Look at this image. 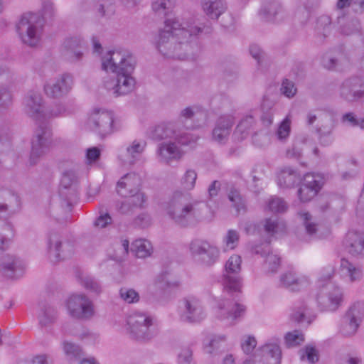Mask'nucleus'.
<instances>
[{
  "instance_id": "obj_1",
  "label": "nucleus",
  "mask_w": 364,
  "mask_h": 364,
  "mask_svg": "<svg viewBox=\"0 0 364 364\" xmlns=\"http://www.w3.org/2000/svg\"><path fill=\"white\" fill-rule=\"evenodd\" d=\"M202 28L190 21L181 22L179 19L167 18L164 28L159 31L156 47L164 55L169 58L186 59V53L190 48L189 42L201 33Z\"/></svg>"
},
{
  "instance_id": "obj_2",
  "label": "nucleus",
  "mask_w": 364,
  "mask_h": 364,
  "mask_svg": "<svg viewBox=\"0 0 364 364\" xmlns=\"http://www.w3.org/2000/svg\"><path fill=\"white\" fill-rule=\"evenodd\" d=\"M135 60L126 50L107 52L102 58L104 70L116 74L115 77L107 76L103 80V87L115 96L126 95L136 87V80L132 75Z\"/></svg>"
},
{
  "instance_id": "obj_3",
  "label": "nucleus",
  "mask_w": 364,
  "mask_h": 364,
  "mask_svg": "<svg viewBox=\"0 0 364 364\" xmlns=\"http://www.w3.org/2000/svg\"><path fill=\"white\" fill-rule=\"evenodd\" d=\"M176 128V124L174 123H161L151 131L153 139L166 140L159 144L156 149V157L161 163L168 164L180 160L185 154L182 146L189 145L196 140L189 133L181 132Z\"/></svg>"
},
{
  "instance_id": "obj_4",
  "label": "nucleus",
  "mask_w": 364,
  "mask_h": 364,
  "mask_svg": "<svg viewBox=\"0 0 364 364\" xmlns=\"http://www.w3.org/2000/svg\"><path fill=\"white\" fill-rule=\"evenodd\" d=\"M334 271L326 267L321 269L316 281L317 293L315 295L318 306L325 311H335L341 305L343 294L341 287L331 282Z\"/></svg>"
},
{
  "instance_id": "obj_5",
  "label": "nucleus",
  "mask_w": 364,
  "mask_h": 364,
  "mask_svg": "<svg viewBox=\"0 0 364 364\" xmlns=\"http://www.w3.org/2000/svg\"><path fill=\"white\" fill-rule=\"evenodd\" d=\"M43 26V18L38 14L26 13L17 24L16 30L23 43L34 47L41 43Z\"/></svg>"
},
{
  "instance_id": "obj_6",
  "label": "nucleus",
  "mask_w": 364,
  "mask_h": 364,
  "mask_svg": "<svg viewBox=\"0 0 364 364\" xmlns=\"http://www.w3.org/2000/svg\"><path fill=\"white\" fill-rule=\"evenodd\" d=\"M154 318L144 311H135L126 318V333L133 340L146 341L152 337L151 327L154 325Z\"/></svg>"
},
{
  "instance_id": "obj_7",
  "label": "nucleus",
  "mask_w": 364,
  "mask_h": 364,
  "mask_svg": "<svg viewBox=\"0 0 364 364\" xmlns=\"http://www.w3.org/2000/svg\"><path fill=\"white\" fill-rule=\"evenodd\" d=\"M87 124L101 136L110 135L119 129L118 121L113 112L105 109H93L89 114Z\"/></svg>"
},
{
  "instance_id": "obj_8",
  "label": "nucleus",
  "mask_w": 364,
  "mask_h": 364,
  "mask_svg": "<svg viewBox=\"0 0 364 364\" xmlns=\"http://www.w3.org/2000/svg\"><path fill=\"white\" fill-rule=\"evenodd\" d=\"M65 306L68 314L76 319L90 320L95 315L92 301L84 294H71L65 301Z\"/></svg>"
},
{
  "instance_id": "obj_9",
  "label": "nucleus",
  "mask_w": 364,
  "mask_h": 364,
  "mask_svg": "<svg viewBox=\"0 0 364 364\" xmlns=\"http://www.w3.org/2000/svg\"><path fill=\"white\" fill-rule=\"evenodd\" d=\"M281 360L279 340L273 338L259 346L253 355L246 359L242 364H280Z\"/></svg>"
},
{
  "instance_id": "obj_10",
  "label": "nucleus",
  "mask_w": 364,
  "mask_h": 364,
  "mask_svg": "<svg viewBox=\"0 0 364 364\" xmlns=\"http://www.w3.org/2000/svg\"><path fill=\"white\" fill-rule=\"evenodd\" d=\"M182 196L181 193H174L169 202L162 204L161 208L175 223L181 225H186L191 217L195 214V210L191 203H188L183 206L181 205Z\"/></svg>"
},
{
  "instance_id": "obj_11",
  "label": "nucleus",
  "mask_w": 364,
  "mask_h": 364,
  "mask_svg": "<svg viewBox=\"0 0 364 364\" xmlns=\"http://www.w3.org/2000/svg\"><path fill=\"white\" fill-rule=\"evenodd\" d=\"M180 319L189 323H199L207 317V311L202 301L196 296L185 297L179 306Z\"/></svg>"
},
{
  "instance_id": "obj_12",
  "label": "nucleus",
  "mask_w": 364,
  "mask_h": 364,
  "mask_svg": "<svg viewBox=\"0 0 364 364\" xmlns=\"http://www.w3.org/2000/svg\"><path fill=\"white\" fill-rule=\"evenodd\" d=\"M189 250L196 260L207 266L214 264L220 257L218 247L206 240L192 241L189 245Z\"/></svg>"
},
{
  "instance_id": "obj_13",
  "label": "nucleus",
  "mask_w": 364,
  "mask_h": 364,
  "mask_svg": "<svg viewBox=\"0 0 364 364\" xmlns=\"http://www.w3.org/2000/svg\"><path fill=\"white\" fill-rule=\"evenodd\" d=\"M241 257L237 255H232L225 263L223 284L228 291L237 292L241 290L242 279L237 275L241 270Z\"/></svg>"
},
{
  "instance_id": "obj_14",
  "label": "nucleus",
  "mask_w": 364,
  "mask_h": 364,
  "mask_svg": "<svg viewBox=\"0 0 364 364\" xmlns=\"http://www.w3.org/2000/svg\"><path fill=\"white\" fill-rule=\"evenodd\" d=\"M52 144V133L50 129L45 124H41L36 129L31 140V151L30 156L31 164L46 154Z\"/></svg>"
},
{
  "instance_id": "obj_15",
  "label": "nucleus",
  "mask_w": 364,
  "mask_h": 364,
  "mask_svg": "<svg viewBox=\"0 0 364 364\" xmlns=\"http://www.w3.org/2000/svg\"><path fill=\"white\" fill-rule=\"evenodd\" d=\"M215 301L216 304L214 306L215 317L228 324H234L245 311V308L242 304L232 303L227 299H218Z\"/></svg>"
},
{
  "instance_id": "obj_16",
  "label": "nucleus",
  "mask_w": 364,
  "mask_h": 364,
  "mask_svg": "<svg viewBox=\"0 0 364 364\" xmlns=\"http://www.w3.org/2000/svg\"><path fill=\"white\" fill-rule=\"evenodd\" d=\"M73 84V77L68 73H64L46 81L43 89L48 97L60 98L70 91Z\"/></svg>"
},
{
  "instance_id": "obj_17",
  "label": "nucleus",
  "mask_w": 364,
  "mask_h": 364,
  "mask_svg": "<svg viewBox=\"0 0 364 364\" xmlns=\"http://www.w3.org/2000/svg\"><path fill=\"white\" fill-rule=\"evenodd\" d=\"M323 178L318 173H306L303 178L301 186L298 191V196L301 202H307L316 196L322 185Z\"/></svg>"
},
{
  "instance_id": "obj_18",
  "label": "nucleus",
  "mask_w": 364,
  "mask_h": 364,
  "mask_svg": "<svg viewBox=\"0 0 364 364\" xmlns=\"http://www.w3.org/2000/svg\"><path fill=\"white\" fill-rule=\"evenodd\" d=\"M146 146L143 139H134L125 147L120 149L118 159L124 164H134L139 160Z\"/></svg>"
},
{
  "instance_id": "obj_19",
  "label": "nucleus",
  "mask_w": 364,
  "mask_h": 364,
  "mask_svg": "<svg viewBox=\"0 0 364 364\" xmlns=\"http://www.w3.org/2000/svg\"><path fill=\"white\" fill-rule=\"evenodd\" d=\"M363 312L360 304H355L348 310L343 319L341 333L344 336H353L359 326Z\"/></svg>"
},
{
  "instance_id": "obj_20",
  "label": "nucleus",
  "mask_w": 364,
  "mask_h": 364,
  "mask_svg": "<svg viewBox=\"0 0 364 364\" xmlns=\"http://www.w3.org/2000/svg\"><path fill=\"white\" fill-rule=\"evenodd\" d=\"M72 252V246L67 242L63 243L60 236L51 234L48 240V255L52 262L65 259Z\"/></svg>"
},
{
  "instance_id": "obj_21",
  "label": "nucleus",
  "mask_w": 364,
  "mask_h": 364,
  "mask_svg": "<svg viewBox=\"0 0 364 364\" xmlns=\"http://www.w3.org/2000/svg\"><path fill=\"white\" fill-rule=\"evenodd\" d=\"M280 285L290 291H299L310 284L308 276L299 274L295 271L289 269L280 277Z\"/></svg>"
},
{
  "instance_id": "obj_22",
  "label": "nucleus",
  "mask_w": 364,
  "mask_h": 364,
  "mask_svg": "<svg viewBox=\"0 0 364 364\" xmlns=\"http://www.w3.org/2000/svg\"><path fill=\"white\" fill-rule=\"evenodd\" d=\"M141 180L138 174L134 173H128L120 178L117 184V193L123 196L127 197L140 189Z\"/></svg>"
},
{
  "instance_id": "obj_23",
  "label": "nucleus",
  "mask_w": 364,
  "mask_h": 364,
  "mask_svg": "<svg viewBox=\"0 0 364 364\" xmlns=\"http://www.w3.org/2000/svg\"><path fill=\"white\" fill-rule=\"evenodd\" d=\"M341 93L348 100L362 97L364 93V80L353 77L344 81L341 88Z\"/></svg>"
},
{
  "instance_id": "obj_24",
  "label": "nucleus",
  "mask_w": 364,
  "mask_h": 364,
  "mask_svg": "<svg viewBox=\"0 0 364 364\" xmlns=\"http://www.w3.org/2000/svg\"><path fill=\"white\" fill-rule=\"evenodd\" d=\"M300 181V174L295 169L284 166L277 174V183L280 188H292Z\"/></svg>"
},
{
  "instance_id": "obj_25",
  "label": "nucleus",
  "mask_w": 364,
  "mask_h": 364,
  "mask_svg": "<svg viewBox=\"0 0 364 364\" xmlns=\"http://www.w3.org/2000/svg\"><path fill=\"white\" fill-rule=\"evenodd\" d=\"M25 268L24 264L19 259L10 255L2 257L0 263V269L5 275L10 278H16L21 276Z\"/></svg>"
},
{
  "instance_id": "obj_26",
  "label": "nucleus",
  "mask_w": 364,
  "mask_h": 364,
  "mask_svg": "<svg viewBox=\"0 0 364 364\" xmlns=\"http://www.w3.org/2000/svg\"><path fill=\"white\" fill-rule=\"evenodd\" d=\"M344 245L352 255H360L364 252V234L349 231L345 238Z\"/></svg>"
},
{
  "instance_id": "obj_27",
  "label": "nucleus",
  "mask_w": 364,
  "mask_h": 364,
  "mask_svg": "<svg viewBox=\"0 0 364 364\" xmlns=\"http://www.w3.org/2000/svg\"><path fill=\"white\" fill-rule=\"evenodd\" d=\"M257 254H261L262 256L265 257L264 268L266 271L274 272H276L280 266V257L277 254L270 252L269 245L265 243L262 247H257L255 249Z\"/></svg>"
},
{
  "instance_id": "obj_28",
  "label": "nucleus",
  "mask_w": 364,
  "mask_h": 364,
  "mask_svg": "<svg viewBox=\"0 0 364 364\" xmlns=\"http://www.w3.org/2000/svg\"><path fill=\"white\" fill-rule=\"evenodd\" d=\"M200 5L203 12L212 19L218 18L227 9L224 0H201Z\"/></svg>"
},
{
  "instance_id": "obj_29",
  "label": "nucleus",
  "mask_w": 364,
  "mask_h": 364,
  "mask_svg": "<svg viewBox=\"0 0 364 364\" xmlns=\"http://www.w3.org/2000/svg\"><path fill=\"white\" fill-rule=\"evenodd\" d=\"M232 124L233 119L231 116L220 117L213 132V137L214 140L219 143L225 142L230 134V130Z\"/></svg>"
},
{
  "instance_id": "obj_30",
  "label": "nucleus",
  "mask_w": 364,
  "mask_h": 364,
  "mask_svg": "<svg viewBox=\"0 0 364 364\" xmlns=\"http://www.w3.org/2000/svg\"><path fill=\"white\" fill-rule=\"evenodd\" d=\"M151 285L156 289L166 291L177 287L179 282L174 279L168 273L162 272L154 278Z\"/></svg>"
},
{
  "instance_id": "obj_31",
  "label": "nucleus",
  "mask_w": 364,
  "mask_h": 364,
  "mask_svg": "<svg viewBox=\"0 0 364 364\" xmlns=\"http://www.w3.org/2000/svg\"><path fill=\"white\" fill-rule=\"evenodd\" d=\"M283 9L280 3L277 1L265 2L262 5L259 15L266 21H275L277 16H281Z\"/></svg>"
},
{
  "instance_id": "obj_32",
  "label": "nucleus",
  "mask_w": 364,
  "mask_h": 364,
  "mask_svg": "<svg viewBox=\"0 0 364 364\" xmlns=\"http://www.w3.org/2000/svg\"><path fill=\"white\" fill-rule=\"evenodd\" d=\"M340 272L343 276L348 277L350 282L360 280L363 276L361 269L346 259L341 260Z\"/></svg>"
},
{
  "instance_id": "obj_33",
  "label": "nucleus",
  "mask_w": 364,
  "mask_h": 364,
  "mask_svg": "<svg viewBox=\"0 0 364 364\" xmlns=\"http://www.w3.org/2000/svg\"><path fill=\"white\" fill-rule=\"evenodd\" d=\"M42 98L37 92H30L24 100L26 112L31 116L38 117L42 110Z\"/></svg>"
},
{
  "instance_id": "obj_34",
  "label": "nucleus",
  "mask_w": 364,
  "mask_h": 364,
  "mask_svg": "<svg viewBox=\"0 0 364 364\" xmlns=\"http://www.w3.org/2000/svg\"><path fill=\"white\" fill-rule=\"evenodd\" d=\"M227 341L228 336L225 333L211 335L203 341V350L208 354H213L215 350L219 348Z\"/></svg>"
},
{
  "instance_id": "obj_35",
  "label": "nucleus",
  "mask_w": 364,
  "mask_h": 364,
  "mask_svg": "<svg viewBox=\"0 0 364 364\" xmlns=\"http://www.w3.org/2000/svg\"><path fill=\"white\" fill-rule=\"evenodd\" d=\"M131 250L137 257L145 258L152 254L153 247L149 240L140 238L132 243Z\"/></svg>"
},
{
  "instance_id": "obj_36",
  "label": "nucleus",
  "mask_w": 364,
  "mask_h": 364,
  "mask_svg": "<svg viewBox=\"0 0 364 364\" xmlns=\"http://www.w3.org/2000/svg\"><path fill=\"white\" fill-rule=\"evenodd\" d=\"M177 4V0H152L151 9L159 16H166L172 13Z\"/></svg>"
},
{
  "instance_id": "obj_37",
  "label": "nucleus",
  "mask_w": 364,
  "mask_h": 364,
  "mask_svg": "<svg viewBox=\"0 0 364 364\" xmlns=\"http://www.w3.org/2000/svg\"><path fill=\"white\" fill-rule=\"evenodd\" d=\"M255 124L253 117L251 115L245 117L237 125L234 136L238 140L245 139L251 132Z\"/></svg>"
},
{
  "instance_id": "obj_38",
  "label": "nucleus",
  "mask_w": 364,
  "mask_h": 364,
  "mask_svg": "<svg viewBox=\"0 0 364 364\" xmlns=\"http://www.w3.org/2000/svg\"><path fill=\"white\" fill-rule=\"evenodd\" d=\"M240 235L237 230H228L223 237V248L224 251L232 250L238 245Z\"/></svg>"
},
{
  "instance_id": "obj_39",
  "label": "nucleus",
  "mask_w": 364,
  "mask_h": 364,
  "mask_svg": "<svg viewBox=\"0 0 364 364\" xmlns=\"http://www.w3.org/2000/svg\"><path fill=\"white\" fill-rule=\"evenodd\" d=\"M79 174L75 169L70 168L65 171L60 180V186L64 188H69L77 184Z\"/></svg>"
},
{
  "instance_id": "obj_40",
  "label": "nucleus",
  "mask_w": 364,
  "mask_h": 364,
  "mask_svg": "<svg viewBox=\"0 0 364 364\" xmlns=\"http://www.w3.org/2000/svg\"><path fill=\"white\" fill-rule=\"evenodd\" d=\"M197 107H186L181 110L179 118L176 122H170L169 123H174L176 124V130H179L181 132H185L182 129L186 127L183 121H187L192 118L198 112Z\"/></svg>"
},
{
  "instance_id": "obj_41",
  "label": "nucleus",
  "mask_w": 364,
  "mask_h": 364,
  "mask_svg": "<svg viewBox=\"0 0 364 364\" xmlns=\"http://www.w3.org/2000/svg\"><path fill=\"white\" fill-rule=\"evenodd\" d=\"M310 313V308L308 304L299 303L296 304L291 314V317L296 321H309L308 315Z\"/></svg>"
},
{
  "instance_id": "obj_42",
  "label": "nucleus",
  "mask_w": 364,
  "mask_h": 364,
  "mask_svg": "<svg viewBox=\"0 0 364 364\" xmlns=\"http://www.w3.org/2000/svg\"><path fill=\"white\" fill-rule=\"evenodd\" d=\"M304 341V336L299 331L295 330L286 333L284 342L287 347H294L301 344Z\"/></svg>"
},
{
  "instance_id": "obj_43",
  "label": "nucleus",
  "mask_w": 364,
  "mask_h": 364,
  "mask_svg": "<svg viewBox=\"0 0 364 364\" xmlns=\"http://www.w3.org/2000/svg\"><path fill=\"white\" fill-rule=\"evenodd\" d=\"M197 179V173L194 170H187L181 179V184L183 189L191 191L194 188Z\"/></svg>"
},
{
  "instance_id": "obj_44",
  "label": "nucleus",
  "mask_w": 364,
  "mask_h": 364,
  "mask_svg": "<svg viewBox=\"0 0 364 364\" xmlns=\"http://www.w3.org/2000/svg\"><path fill=\"white\" fill-rule=\"evenodd\" d=\"M120 298L127 304L137 303L140 296L135 289L129 287H122L119 290Z\"/></svg>"
},
{
  "instance_id": "obj_45",
  "label": "nucleus",
  "mask_w": 364,
  "mask_h": 364,
  "mask_svg": "<svg viewBox=\"0 0 364 364\" xmlns=\"http://www.w3.org/2000/svg\"><path fill=\"white\" fill-rule=\"evenodd\" d=\"M299 215L305 226L306 232L310 235L316 233L318 230V225L314 222L311 215L306 212H301Z\"/></svg>"
},
{
  "instance_id": "obj_46",
  "label": "nucleus",
  "mask_w": 364,
  "mask_h": 364,
  "mask_svg": "<svg viewBox=\"0 0 364 364\" xmlns=\"http://www.w3.org/2000/svg\"><path fill=\"white\" fill-rule=\"evenodd\" d=\"M291 132V119L289 116H287L279 125L276 132L277 137L279 140L283 141L287 139Z\"/></svg>"
},
{
  "instance_id": "obj_47",
  "label": "nucleus",
  "mask_w": 364,
  "mask_h": 364,
  "mask_svg": "<svg viewBox=\"0 0 364 364\" xmlns=\"http://www.w3.org/2000/svg\"><path fill=\"white\" fill-rule=\"evenodd\" d=\"M241 348L245 354H250L253 352L257 345V341L253 335H245L241 339Z\"/></svg>"
},
{
  "instance_id": "obj_48",
  "label": "nucleus",
  "mask_w": 364,
  "mask_h": 364,
  "mask_svg": "<svg viewBox=\"0 0 364 364\" xmlns=\"http://www.w3.org/2000/svg\"><path fill=\"white\" fill-rule=\"evenodd\" d=\"M267 208L272 213H282L287 210V206L282 198L271 197L267 201Z\"/></svg>"
},
{
  "instance_id": "obj_49",
  "label": "nucleus",
  "mask_w": 364,
  "mask_h": 364,
  "mask_svg": "<svg viewBox=\"0 0 364 364\" xmlns=\"http://www.w3.org/2000/svg\"><path fill=\"white\" fill-rule=\"evenodd\" d=\"M70 113V110L65 104H57L50 111L43 114V117H62Z\"/></svg>"
},
{
  "instance_id": "obj_50",
  "label": "nucleus",
  "mask_w": 364,
  "mask_h": 364,
  "mask_svg": "<svg viewBox=\"0 0 364 364\" xmlns=\"http://www.w3.org/2000/svg\"><path fill=\"white\" fill-rule=\"evenodd\" d=\"M301 359L307 360L309 363H314L318 360V352L313 346H307L301 350Z\"/></svg>"
},
{
  "instance_id": "obj_51",
  "label": "nucleus",
  "mask_w": 364,
  "mask_h": 364,
  "mask_svg": "<svg viewBox=\"0 0 364 364\" xmlns=\"http://www.w3.org/2000/svg\"><path fill=\"white\" fill-rule=\"evenodd\" d=\"M127 198V203L132 204L134 207H142L146 202L145 195L140 189L137 190L133 194L128 195Z\"/></svg>"
},
{
  "instance_id": "obj_52",
  "label": "nucleus",
  "mask_w": 364,
  "mask_h": 364,
  "mask_svg": "<svg viewBox=\"0 0 364 364\" xmlns=\"http://www.w3.org/2000/svg\"><path fill=\"white\" fill-rule=\"evenodd\" d=\"M228 198L232 203L237 213L245 210V203L237 191H231L228 194Z\"/></svg>"
},
{
  "instance_id": "obj_53",
  "label": "nucleus",
  "mask_w": 364,
  "mask_h": 364,
  "mask_svg": "<svg viewBox=\"0 0 364 364\" xmlns=\"http://www.w3.org/2000/svg\"><path fill=\"white\" fill-rule=\"evenodd\" d=\"M63 348L65 354L71 358H76L82 352L80 346L70 342H64Z\"/></svg>"
},
{
  "instance_id": "obj_54",
  "label": "nucleus",
  "mask_w": 364,
  "mask_h": 364,
  "mask_svg": "<svg viewBox=\"0 0 364 364\" xmlns=\"http://www.w3.org/2000/svg\"><path fill=\"white\" fill-rule=\"evenodd\" d=\"M82 286L86 289L98 293L100 291V286L98 282L90 277H85L81 279Z\"/></svg>"
},
{
  "instance_id": "obj_55",
  "label": "nucleus",
  "mask_w": 364,
  "mask_h": 364,
  "mask_svg": "<svg viewBox=\"0 0 364 364\" xmlns=\"http://www.w3.org/2000/svg\"><path fill=\"white\" fill-rule=\"evenodd\" d=\"M112 222L110 215L105 212H100L94 222L95 227L97 228H105Z\"/></svg>"
},
{
  "instance_id": "obj_56",
  "label": "nucleus",
  "mask_w": 364,
  "mask_h": 364,
  "mask_svg": "<svg viewBox=\"0 0 364 364\" xmlns=\"http://www.w3.org/2000/svg\"><path fill=\"white\" fill-rule=\"evenodd\" d=\"M284 228L282 223H278L276 220L267 219L264 224V229L269 234H274Z\"/></svg>"
},
{
  "instance_id": "obj_57",
  "label": "nucleus",
  "mask_w": 364,
  "mask_h": 364,
  "mask_svg": "<svg viewBox=\"0 0 364 364\" xmlns=\"http://www.w3.org/2000/svg\"><path fill=\"white\" fill-rule=\"evenodd\" d=\"M281 92L287 97L291 98L296 94V89L291 81L284 80L282 84Z\"/></svg>"
},
{
  "instance_id": "obj_58",
  "label": "nucleus",
  "mask_w": 364,
  "mask_h": 364,
  "mask_svg": "<svg viewBox=\"0 0 364 364\" xmlns=\"http://www.w3.org/2000/svg\"><path fill=\"white\" fill-rule=\"evenodd\" d=\"M79 338L88 344H95L100 341V336L94 332L85 330L79 334Z\"/></svg>"
},
{
  "instance_id": "obj_59",
  "label": "nucleus",
  "mask_w": 364,
  "mask_h": 364,
  "mask_svg": "<svg viewBox=\"0 0 364 364\" xmlns=\"http://www.w3.org/2000/svg\"><path fill=\"white\" fill-rule=\"evenodd\" d=\"M39 321L41 325L46 326L48 323L51 322L55 318V314L54 311L50 308L43 311L39 314Z\"/></svg>"
},
{
  "instance_id": "obj_60",
  "label": "nucleus",
  "mask_w": 364,
  "mask_h": 364,
  "mask_svg": "<svg viewBox=\"0 0 364 364\" xmlns=\"http://www.w3.org/2000/svg\"><path fill=\"white\" fill-rule=\"evenodd\" d=\"M192 360V350L189 348H183L178 355V364H190Z\"/></svg>"
},
{
  "instance_id": "obj_61",
  "label": "nucleus",
  "mask_w": 364,
  "mask_h": 364,
  "mask_svg": "<svg viewBox=\"0 0 364 364\" xmlns=\"http://www.w3.org/2000/svg\"><path fill=\"white\" fill-rule=\"evenodd\" d=\"M343 120L344 122L348 123L350 126L360 127L362 129L364 127V120L362 119H356L352 113H347L343 115Z\"/></svg>"
},
{
  "instance_id": "obj_62",
  "label": "nucleus",
  "mask_w": 364,
  "mask_h": 364,
  "mask_svg": "<svg viewBox=\"0 0 364 364\" xmlns=\"http://www.w3.org/2000/svg\"><path fill=\"white\" fill-rule=\"evenodd\" d=\"M101 151L97 147H92L87 149L86 151V161L87 163L91 164L95 162L100 156Z\"/></svg>"
},
{
  "instance_id": "obj_63",
  "label": "nucleus",
  "mask_w": 364,
  "mask_h": 364,
  "mask_svg": "<svg viewBox=\"0 0 364 364\" xmlns=\"http://www.w3.org/2000/svg\"><path fill=\"white\" fill-rule=\"evenodd\" d=\"M113 0H102V3L97 8L98 13L100 16H107L113 12V9L109 6V4H112Z\"/></svg>"
},
{
  "instance_id": "obj_64",
  "label": "nucleus",
  "mask_w": 364,
  "mask_h": 364,
  "mask_svg": "<svg viewBox=\"0 0 364 364\" xmlns=\"http://www.w3.org/2000/svg\"><path fill=\"white\" fill-rule=\"evenodd\" d=\"M83 46L84 41L80 36L72 37L65 41V46L72 50L77 47L82 48Z\"/></svg>"
}]
</instances>
